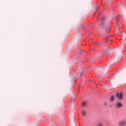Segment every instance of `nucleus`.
<instances>
[{
    "instance_id": "obj_1",
    "label": "nucleus",
    "mask_w": 126,
    "mask_h": 126,
    "mask_svg": "<svg viewBox=\"0 0 126 126\" xmlns=\"http://www.w3.org/2000/svg\"><path fill=\"white\" fill-rule=\"evenodd\" d=\"M116 96L118 100H122L123 99V94L122 93H117Z\"/></svg>"
},
{
    "instance_id": "obj_2",
    "label": "nucleus",
    "mask_w": 126,
    "mask_h": 126,
    "mask_svg": "<svg viewBox=\"0 0 126 126\" xmlns=\"http://www.w3.org/2000/svg\"><path fill=\"white\" fill-rule=\"evenodd\" d=\"M126 121H122L119 123V126H126Z\"/></svg>"
},
{
    "instance_id": "obj_3",
    "label": "nucleus",
    "mask_w": 126,
    "mask_h": 126,
    "mask_svg": "<svg viewBox=\"0 0 126 126\" xmlns=\"http://www.w3.org/2000/svg\"><path fill=\"white\" fill-rule=\"evenodd\" d=\"M81 114H82V116H83V117H85V116H86V110H82Z\"/></svg>"
},
{
    "instance_id": "obj_4",
    "label": "nucleus",
    "mask_w": 126,
    "mask_h": 126,
    "mask_svg": "<svg viewBox=\"0 0 126 126\" xmlns=\"http://www.w3.org/2000/svg\"><path fill=\"white\" fill-rule=\"evenodd\" d=\"M117 108H122L123 107V104L120 102H118L116 104Z\"/></svg>"
},
{
    "instance_id": "obj_5",
    "label": "nucleus",
    "mask_w": 126,
    "mask_h": 126,
    "mask_svg": "<svg viewBox=\"0 0 126 126\" xmlns=\"http://www.w3.org/2000/svg\"><path fill=\"white\" fill-rule=\"evenodd\" d=\"M87 106V102L86 101H84L82 103V107L84 108V107H86Z\"/></svg>"
},
{
    "instance_id": "obj_6",
    "label": "nucleus",
    "mask_w": 126,
    "mask_h": 126,
    "mask_svg": "<svg viewBox=\"0 0 126 126\" xmlns=\"http://www.w3.org/2000/svg\"><path fill=\"white\" fill-rule=\"evenodd\" d=\"M82 28H83V25L80 24L78 27V30H81V29H82Z\"/></svg>"
},
{
    "instance_id": "obj_7",
    "label": "nucleus",
    "mask_w": 126,
    "mask_h": 126,
    "mask_svg": "<svg viewBox=\"0 0 126 126\" xmlns=\"http://www.w3.org/2000/svg\"><path fill=\"white\" fill-rule=\"evenodd\" d=\"M123 38L124 39H126V32H123Z\"/></svg>"
},
{
    "instance_id": "obj_8",
    "label": "nucleus",
    "mask_w": 126,
    "mask_h": 126,
    "mask_svg": "<svg viewBox=\"0 0 126 126\" xmlns=\"http://www.w3.org/2000/svg\"><path fill=\"white\" fill-rule=\"evenodd\" d=\"M114 99H115V97H114V96H111V101H114Z\"/></svg>"
},
{
    "instance_id": "obj_9",
    "label": "nucleus",
    "mask_w": 126,
    "mask_h": 126,
    "mask_svg": "<svg viewBox=\"0 0 126 126\" xmlns=\"http://www.w3.org/2000/svg\"><path fill=\"white\" fill-rule=\"evenodd\" d=\"M98 126H103V124H99L98 125Z\"/></svg>"
},
{
    "instance_id": "obj_10",
    "label": "nucleus",
    "mask_w": 126,
    "mask_h": 126,
    "mask_svg": "<svg viewBox=\"0 0 126 126\" xmlns=\"http://www.w3.org/2000/svg\"><path fill=\"white\" fill-rule=\"evenodd\" d=\"M119 29H120V26L118 25V31H119Z\"/></svg>"
},
{
    "instance_id": "obj_11",
    "label": "nucleus",
    "mask_w": 126,
    "mask_h": 126,
    "mask_svg": "<svg viewBox=\"0 0 126 126\" xmlns=\"http://www.w3.org/2000/svg\"><path fill=\"white\" fill-rule=\"evenodd\" d=\"M102 71L104 72V71H105V70L102 69Z\"/></svg>"
},
{
    "instance_id": "obj_12",
    "label": "nucleus",
    "mask_w": 126,
    "mask_h": 126,
    "mask_svg": "<svg viewBox=\"0 0 126 126\" xmlns=\"http://www.w3.org/2000/svg\"><path fill=\"white\" fill-rule=\"evenodd\" d=\"M109 30H111V28H109Z\"/></svg>"
},
{
    "instance_id": "obj_13",
    "label": "nucleus",
    "mask_w": 126,
    "mask_h": 126,
    "mask_svg": "<svg viewBox=\"0 0 126 126\" xmlns=\"http://www.w3.org/2000/svg\"><path fill=\"white\" fill-rule=\"evenodd\" d=\"M118 32L121 33V31H119Z\"/></svg>"
},
{
    "instance_id": "obj_14",
    "label": "nucleus",
    "mask_w": 126,
    "mask_h": 126,
    "mask_svg": "<svg viewBox=\"0 0 126 126\" xmlns=\"http://www.w3.org/2000/svg\"><path fill=\"white\" fill-rule=\"evenodd\" d=\"M106 73H108V72H107V71H106Z\"/></svg>"
},
{
    "instance_id": "obj_15",
    "label": "nucleus",
    "mask_w": 126,
    "mask_h": 126,
    "mask_svg": "<svg viewBox=\"0 0 126 126\" xmlns=\"http://www.w3.org/2000/svg\"><path fill=\"white\" fill-rule=\"evenodd\" d=\"M111 42H113V40H111Z\"/></svg>"
},
{
    "instance_id": "obj_16",
    "label": "nucleus",
    "mask_w": 126,
    "mask_h": 126,
    "mask_svg": "<svg viewBox=\"0 0 126 126\" xmlns=\"http://www.w3.org/2000/svg\"><path fill=\"white\" fill-rule=\"evenodd\" d=\"M107 5H108V4H106V6H107Z\"/></svg>"
},
{
    "instance_id": "obj_17",
    "label": "nucleus",
    "mask_w": 126,
    "mask_h": 126,
    "mask_svg": "<svg viewBox=\"0 0 126 126\" xmlns=\"http://www.w3.org/2000/svg\"><path fill=\"white\" fill-rule=\"evenodd\" d=\"M96 76H98V75H96Z\"/></svg>"
}]
</instances>
